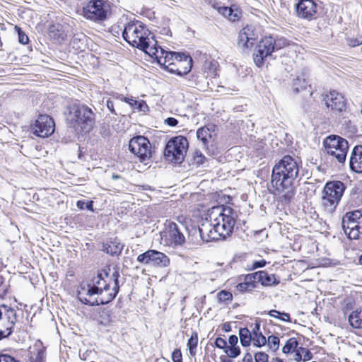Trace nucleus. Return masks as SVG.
Returning <instances> with one entry per match:
<instances>
[{"mask_svg": "<svg viewBox=\"0 0 362 362\" xmlns=\"http://www.w3.org/2000/svg\"><path fill=\"white\" fill-rule=\"evenodd\" d=\"M161 243L172 248L182 247L186 242L185 236L178 223L166 220L160 232Z\"/></svg>", "mask_w": 362, "mask_h": 362, "instance_id": "obj_7", "label": "nucleus"}, {"mask_svg": "<svg viewBox=\"0 0 362 362\" xmlns=\"http://www.w3.org/2000/svg\"><path fill=\"white\" fill-rule=\"evenodd\" d=\"M119 277L117 270L114 271L111 276L105 270L98 272L96 276L80 284L77 291L78 300L90 306L110 303L119 291Z\"/></svg>", "mask_w": 362, "mask_h": 362, "instance_id": "obj_1", "label": "nucleus"}, {"mask_svg": "<svg viewBox=\"0 0 362 362\" xmlns=\"http://www.w3.org/2000/svg\"><path fill=\"white\" fill-rule=\"evenodd\" d=\"M247 358V360L249 361V362H252V356L250 354H247L245 356V360Z\"/></svg>", "mask_w": 362, "mask_h": 362, "instance_id": "obj_63", "label": "nucleus"}, {"mask_svg": "<svg viewBox=\"0 0 362 362\" xmlns=\"http://www.w3.org/2000/svg\"><path fill=\"white\" fill-rule=\"evenodd\" d=\"M123 249V245L117 240L110 241L103 245V250L112 256L119 255Z\"/></svg>", "mask_w": 362, "mask_h": 362, "instance_id": "obj_26", "label": "nucleus"}, {"mask_svg": "<svg viewBox=\"0 0 362 362\" xmlns=\"http://www.w3.org/2000/svg\"><path fill=\"white\" fill-rule=\"evenodd\" d=\"M220 9L221 14L230 21H238L240 17V11L235 5L230 7L226 6Z\"/></svg>", "mask_w": 362, "mask_h": 362, "instance_id": "obj_25", "label": "nucleus"}, {"mask_svg": "<svg viewBox=\"0 0 362 362\" xmlns=\"http://www.w3.org/2000/svg\"><path fill=\"white\" fill-rule=\"evenodd\" d=\"M214 125L202 127L197 131V137L200 140L204 146H206L210 140L214 141L215 136Z\"/></svg>", "mask_w": 362, "mask_h": 362, "instance_id": "obj_23", "label": "nucleus"}, {"mask_svg": "<svg viewBox=\"0 0 362 362\" xmlns=\"http://www.w3.org/2000/svg\"><path fill=\"white\" fill-rule=\"evenodd\" d=\"M189 143L186 137H172L167 142L164 149L165 160L174 163H181L185 159Z\"/></svg>", "mask_w": 362, "mask_h": 362, "instance_id": "obj_6", "label": "nucleus"}, {"mask_svg": "<svg viewBox=\"0 0 362 362\" xmlns=\"http://www.w3.org/2000/svg\"><path fill=\"white\" fill-rule=\"evenodd\" d=\"M274 38L272 36L262 38L258 43L253 54L254 62L258 67L262 66L264 60L274 52Z\"/></svg>", "mask_w": 362, "mask_h": 362, "instance_id": "obj_14", "label": "nucleus"}, {"mask_svg": "<svg viewBox=\"0 0 362 362\" xmlns=\"http://www.w3.org/2000/svg\"><path fill=\"white\" fill-rule=\"evenodd\" d=\"M194 160L197 164H202L205 160V157L201 151H196L194 153Z\"/></svg>", "mask_w": 362, "mask_h": 362, "instance_id": "obj_47", "label": "nucleus"}, {"mask_svg": "<svg viewBox=\"0 0 362 362\" xmlns=\"http://www.w3.org/2000/svg\"><path fill=\"white\" fill-rule=\"evenodd\" d=\"M301 351H302V353H305V355H304V361H307V360H310L311 358V354L310 352L305 349V348H300Z\"/></svg>", "mask_w": 362, "mask_h": 362, "instance_id": "obj_60", "label": "nucleus"}, {"mask_svg": "<svg viewBox=\"0 0 362 362\" xmlns=\"http://www.w3.org/2000/svg\"><path fill=\"white\" fill-rule=\"evenodd\" d=\"M67 121L77 133L89 132L95 124V113L84 104L75 103L69 108Z\"/></svg>", "mask_w": 362, "mask_h": 362, "instance_id": "obj_4", "label": "nucleus"}, {"mask_svg": "<svg viewBox=\"0 0 362 362\" xmlns=\"http://www.w3.org/2000/svg\"><path fill=\"white\" fill-rule=\"evenodd\" d=\"M218 298L220 302H228L231 301L233 295L230 292L223 290L218 293Z\"/></svg>", "mask_w": 362, "mask_h": 362, "instance_id": "obj_38", "label": "nucleus"}, {"mask_svg": "<svg viewBox=\"0 0 362 362\" xmlns=\"http://www.w3.org/2000/svg\"><path fill=\"white\" fill-rule=\"evenodd\" d=\"M227 356L230 358H236L240 354L239 346H228L224 351Z\"/></svg>", "mask_w": 362, "mask_h": 362, "instance_id": "obj_37", "label": "nucleus"}, {"mask_svg": "<svg viewBox=\"0 0 362 362\" xmlns=\"http://www.w3.org/2000/svg\"><path fill=\"white\" fill-rule=\"evenodd\" d=\"M106 105H107V107L108 108V110L112 114L117 115V113L115 112V108H114V103L112 100H107Z\"/></svg>", "mask_w": 362, "mask_h": 362, "instance_id": "obj_59", "label": "nucleus"}, {"mask_svg": "<svg viewBox=\"0 0 362 362\" xmlns=\"http://www.w3.org/2000/svg\"><path fill=\"white\" fill-rule=\"evenodd\" d=\"M182 356L181 351L180 349H175L172 353V360L173 361H177L179 359H182Z\"/></svg>", "mask_w": 362, "mask_h": 362, "instance_id": "obj_54", "label": "nucleus"}, {"mask_svg": "<svg viewBox=\"0 0 362 362\" xmlns=\"http://www.w3.org/2000/svg\"><path fill=\"white\" fill-rule=\"evenodd\" d=\"M344 182H326L322 192V206L324 211L328 214H332L345 190Z\"/></svg>", "mask_w": 362, "mask_h": 362, "instance_id": "obj_5", "label": "nucleus"}, {"mask_svg": "<svg viewBox=\"0 0 362 362\" xmlns=\"http://www.w3.org/2000/svg\"><path fill=\"white\" fill-rule=\"evenodd\" d=\"M325 105L334 112H341L346 109L344 97L336 90L331 91L325 98Z\"/></svg>", "mask_w": 362, "mask_h": 362, "instance_id": "obj_19", "label": "nucleus"}, {"mask_svg": "<svg viewBox=\"0 0 362 362\" xmlns=\"http://www.w3.org/2000/svg\"><path fill=\"white\" fill-rule=\"evenodd\" d=\"M327 154L334 157L340 163H344L349 149L348 141L338 136L329 135L323 142Z\"/></svg>", "mask_w": 362, "mask_h": 362, "instance_id": "obj_9", "label": "nucleus"}, {"mask_svg": "<svg viewBox=\"0 0 362 362\" xmlns=\"http://www.w3.org/2000/svg\"><path fill=\"white\" fill-rule=\"evenodd\" d=\"M13 315L14 317V320L17 321V315L16 310L13 308H8L7 312H6L7 320H9V317H13Z\"/></svg>", "mask_w": 362, "mask_h": 362, "instance_id": "obj_53", "label": "nucleus"}, {"mask_svg": "<svg viewBox=\"0 0 362 362\" xmlns=\"http://www.w3.org/2000/svg\"><path fill=\"white\" fill-rule=\"evenodd\" d=\"M0 362H19L13 357L7 354H0Z\"/></svg>", "mask_w": 362, "mask_h": 362, "instance_id": "obj_51", "label": "nucleus"}, {"mask_svg": "<svg viewBox=\"0 0 362 362\" xmlns=\"http://www.w3.org/2000/svg\"><path fill=\"white\" fill-rule=\"evenodd\" d=\"M129 150L134 154L141 162L148 164L151 158V144L144 136L133 137L129 143Z\"/></svg>", "mask_w": 362, "mask_h": 362, "instance_id": "obj_12", "label": "nucleus"}, {"mask_svg": "<svg viewBox=\"0 0 362 362\" xmlns=\"http://www.w3.org/2000/svg\"><path fill=\"white\" fill-rule=\"evenodd\" d=\"M268 314L270 317L277 318L281 321L290 322V315L288 313H281L276 310H272L269 312Z\"/></svg>", "mask_w": 362, "mask_h": 362, "instance_id": "obj_31", "label": "nucleus"}, {"mask_svg": "<svg viewBox=\"0 0 362 362\" xmlns=\"http://www.w3.org/2000/svg\"><path fill=\"white\" fill-rule=\"evenodd\" d=\"M239 337L243 346H250L252 341V335H251L250 331L247 327L240 329Z\"/></svg>", "mask_w": 362, "mask_h": 362, "instance_id": "obj_28", "label": "nucleus"}, {"mask_svg": "<svg viewBox=\"0 0 362 362\" xmlns=\"http://www.w3.org/2000/svg\"><path fill=\"white\" fill-rule=\"evenodd\" d=\"M235 220L230 207L217 206L209 214V220L204 221L199 226V233L203 241L225 240L233 230Z\"/></svg>", "mask_w": 362, "mask_h": 362, "instance_id": "obj_2", "label": "nucleus"}, {"mask_svg": "<svg viewBox=\"0 0 362 362\" xmlns=\"http://www.w3.org/2000/svg\"><path fill=\"white\" fill-rule=\"evenodd\" d=\"M348 45L350 47H354L362 44V35L358 36L356 38H349L347 40Z\"/></svg>", "mask_w": 362, "mask_h": 362, "instance_id": "obj_42", "label": "nucleus"}, {"mask_svg": "<svg viewBox=\"0 0 362 362\" xmlns=\"http://www.w3.org/2000/svg\"><path fill=\"white\" fill-rule=\"evenodd\" d=\"M177 75L182 76L188 74L192 67V59L190 56L184 53H180L177 55Z\"/></svg>", "mask_w": 362, "mask_h": 362, "instance_id": "obj_22", "label": "nucleus"}, {"mask_svg": "<svg viewBox=\"0 0 362 362\" xmlns=\"http://www.w3.org/2000/svg\"><path fill=\"white\" fill-rule=\"evenodd\" d=\"M110 11V5L105 0H90L83 8V16L94 22H101L106 19Z\"/></svg>", "mask_w": 362, "mask_h": 362, "instance_id": "obj_11", "label": "nucleus"}, {"mask_svg": "<svg viewBox=\"0 0 362 362\" xmlns=\"http://www.w3.org/2000/svg\"><path fill=\"white\" fill-rule=\"evenodd\" d=\"M119 98H120L121 100H124V102L128 103L130 106L136 108V103H137V100H134L133 98H129L124 97L122 95H120Z\"/></svg>", "mask_w": 362, "mask_h": 362, "instance_id": "obj_50", "label": "nucleus"}, {"mask_svg": "<svg viewBox=\"0 0 362 362\" xmlns=\"http://www.w3.org/2000/svg\"><path fill=\"white\" fill-rule=\"evenodd\" d=\"M342 228L348 238L356 240L362 235V213L355 210L346 213L342 218Z\"/></svg>", "mask_w": 362, "mask_h": 362, "instance_id": "obj_10", "label": "nucleus"}, {"mask_svg": "<svg viewBox=\"0 0 362 362\" xmlns=\"http://www.w3.org/2000/svg\"><path fill=\"white\" fill-rule=\"evenodd\" d=\"M267 262L264 259H261L259 261H255L252 264V269H255L257 268L263 267L266 265Z\"/></svg>", "mask_w": 362, "mask_h": 362, "instance_id": "obj_52", "label": "nucleus"}, {"mask_svg": "<svg viewBox=\"0 0 362 362\" xmlns=\"http://www.w3.org/2000/svg\"><path fill=\"white\" fill-rule=\"evenodd\" d=\"M298 344L296 338H290L284 346L282 351L284 354H289L297 348Z\"/></svg>", "mask_w": 362, "mask_h": 362, "instance_id": "obj_32", "label": "nucleus"}, {"mask_svg": "<svg viewBox=\"0 0 362 362\" xmlns=\"http://www.w3.org/2000/svg\"><path fill=\"white\" fill-rule=\"evenodd\" d=\"M286 45H287V42L285 39L281 38V39L276 40L274 38V51L276 49V50L280 49L282 47H284V46H286Z\"/></svg>", "mask_w": 362, "mask_h": 362, "instance_id": "obj_46", "label": "nucleus"}, {"mask_svg": "<svg viewBox=\"0 0 362 362\" xmlns=\"http://www.w3.org/2000/svg\"><path fill=\"white\" fill-rule=\"evenodd\" d=\"M317 8V4L313 0H299L296 5L297 16L308 21L315 18Z\"/></svg>", "mask_w": 362, "mask_h": 362, "instance_id": "obj_17", "label": "nucleus"}, {"mask_svg": "<svg viewBox=\"0 0 362 362\" xmlns=\"http://www.w3.org/2000/svg\"><path fill=\"white\" fill-rule=\"evenodd\" d=\"M53 119L47 115H40L33 127V134L39 137H47L54 132Z\"/></svg>", "mask_w": 362, "mask_h": 362, "instance_id": "obj_15", "label": "nucleus"}, {"mask_svg": "<svg viewBox=\"0 0 362 362\" xmlns=\"http://www.w3.org/2000/svg\"><path fill=\"white\" fill-rule=\"evenodd\" d=\"M18 41L23 45H25L28 42L29 38L28 35L23 33L20 28H18Z\"/></svg>", "mask_w": 362, "mask_h": 362, "instance_id": "obj_43", "label": "nucleus"}, {"mask_svg": "<svg viewBox=\"0 0 362 362\" xmlns=\"http://www.w3.org/2000/svg\"><path fill=\"white\" fill-rule=\"evenodd\" d=\"M165 124L170 127H175L178 124V121L174 117H168L165 120Z\"/></svg>", "mask_w": 362, "mask_h": 362, "instance_id": "obj_55", "label": "nucleus"}, {"mask_svg": "<svg viewBox=\"0 0 362 362\" xmlns=\"http://www.w3.org/2000/svg\"><path fill=\"white\" fill-rule=\"evenodd\" d=\"M269 356L264 352H257L255 355V362H268Z\"/></svg>", "mask_w": 362, "mask_h": 362, "instance_id": "obj_41", "label": "nucleus"}, {"mask_svg": "<svg viewBox=\"0 0 362 362\" xmlns=\"http://www.w3.org/2000/svg\"><path fill=\"white\" fill-rule=\"evenodd\" d=\"M267 343L268 344V346L269 348L275 351H276L279 347V343L280 340L279 338L274 335H271L268 337V339L267 340Z\"/></svg>", "mask_w": 362, "mask_h": 362, "instance_id": "obj_35", "label": "nucleus"}, {"mask_svg": "<svg viewBox=\"0 0 362 362\" xmlns=\"http://www.w3.org/2000/svg\"><path fill=\"white\" fill-rule=\"evenodd\" d=\"M308 86V83L305 78L298 77L293 82V90L296 93H298L303 90H305Z\"/></svg>", "mask_w": 362, "mask_h": 362, "instance_id": "obj_30", "label": "nucleus"}, {"mask_svg": "<svg viewBox=\"0 0 362 362\" xmlns=\"http://www.w3.org/2000/svg\"><path fill=\"white\" fill-rule=\"evenodd\" d=\"M177 221H178L179 224L182 228V230L185 228L184 224L187 221V218L184 216H179L177 217Z\"/></svg>", "mask_w": 362, "mask_h": 362, "instance_id": "obj_58", "label": "nucleus"}, {"mask_svg": "<svg viewBox=\"0 0 362 362\" xmlns=\"http://www.w3.org/2000/svg\"><path fill=\"white\" fill-rule=\"evenodd\" d=\"M122 37L129 45L146 53L152 46L156 45L153 34L139 21L128 23L123 30Z\"/></svg>", "mask_w": 362, "mask_h": 362, "instance_id": "obj_3", "label": "nucleus"}, {"mask_svg": "<svg viewBox=\"0 0 362 362\" xmlns=\"http://www.w3.org/2000/svg\"><path fill=\"white\" fill-rule=\"evenodd\" d=\"M252 341L253 342L254 346L257 347H261L264 346L267 344V339L262 334V333H257V334L252 336Z\"/></svg>", "mask_w": 362, "mask_h": 362, "instance_id": "obj_33", "label": "nucleus"}, {"mask_svg": "<svg viewBox=\"0 0 362 362\" xmlns=\"http://www.w3.org/2000/svg\"><path fill=\"white\" fill-rule=\"evenodd\" d=\"M238 341V337L235 335H230L228 339V346H238L237 344Z\"/></svg>", "mask_w": 362, "mask_h": 362, "instance_id": "obj_56", "label": "nucleus"}, {"mask_svg": "<svg viewBox=\"0 0 362 362\" xmlns=\"http://www.w3.org/2000/svg\"><path fill=\"white\" fill-rule=\"evenodd\" d=\"M267 187L271 193L281 196L287 201L294 194L292 182H267Z\"/></svg>", "mask_w": 362, "mask_h": 362, "instance_id": "obj_18", "label": "nucleus"}, {"mask_svg": "<svg viewBox=\"0 0 362 362\" xmlns=\"http://www.w3.org/2000/svg\"><path fill=\"white\" fill-rule=\"evenodd\" d=\"M244 281L250 284V288H255L257 281V272L252 274H248L244 276Z\"/></svg>", "mask_w": 362, "mask_h": 362, "instance_id": "obj_34", "label": "nucleus"}, {"mask_svg": "<svg viewBox=\"0 0 362 362\" xmlns=\"http://www.w3.org/2000/svg\"><path fill=\"white\" fill-rule=\"evenodd\" d=\"M136 109L141 112H146L148 110V107L144 100H137Z\"/></svg>", "mask_w": 362, "mask_h": 362, "instance_id": "obj_49", "label": "nucleus"}, {"mask_svg": "<svg viewBox=\"0 0 362 362\" xmlns=\"http://www.w3.org/2000/svg\"><path fill=\"white\" fill-rule=\"evenodd\" d=\"M297 163L290 156H284L272 170L271 181L293 180L298 175Z\"/></svg>", "mask_w": 362, "mask_h": 362, "instance_id": "obj_8", "label": "nucleus"}, {"mask_svg": "<svg viewBox=\"0 0 362 362\" xmlns=\"http://www.w3.org/2000/svg\"><path fill=\"white\" fill-rule=\"evenodd\" d=\"M250 284H248L245 281H243V282L239 283L236 286V289H237V291H238L240 293L250 291L253 290L254 288H250Z\"/></svg>", "mask_w": 362, "mask_h": 362, "instance_id": "obj_40", "label": "nucleus"}, {"mask_svg": "<svg viewBox=\"0 0 362 362\" xmlns=\"http://www.w3.org/2000/svg\"><path fill=\"white\" fill-rule=\"evenodd\" d=\"M136 260L144 264L158 267H167L170 264L169 257L164 253L155 250H148L139 255Z\"/></svg>", "mask_w": 362, "mask_h": 362, "instance_id": "obj_13", "label": "nucleus"}, {"mask_svg": "<svg viewBox=\"0 0 362 362\" xmlns=\"http://www.w3.org/2000/svg\"><path fill=\"white\" fill-rule=\"evenodd\" d=\"M250 333H251V335H252V336H254L255 334L257 335V333H261L259 322H256L254 325V327H252V332H250Z\"/></svg>", "mask_w": 362, "mask_h": 362, "instance_id": "obj_57", "label": "nucleus"}, {"mask_svg": "<svg viewBox=\"0 0 362 362\" xmlns=\"http://www.w3.org/2000/svg\"><path fill=\"white\" fill-rule=\"evenodd\" d=\"M16 323V321L14 320L13 316L11 317H9V320H8L7 324L6 325V331L8 334H12L13 329L14 328Z\"/></svg>", "mask_w": 362, "mask_h": 362, "instance_id": "obj_45", "label": "nucleus"}, {"mask_svg": "<svg viewBox=\"0 0 362 362\" xmlns=\"http://www.w3.org/2000/svg\"><path fill=\"white\" fill-rule=\"evenodd\" d=\"M76 206L80 209H88L89 211H93V202L89 201V202H85L82 200H79L76 203Z\"/></svg>", "mask_w": 362, "mask_h": 362, "instance_id": "obj_39", "label": "nucleus"}, {"mask_svg": "<svg viewBox=\"0 0 362 362\" xmlns=\"http://www.w3.org/2000/svg\"><path fill=\"white\" fill-rule=\"evenodd\" d=\"M177 59H175L170 64H168L166 66H165L164 68L167 69L169 72L177 74V71H175L177 69Z\"/></svg>", "mask_w": 362, "mask_h": 362, "instance_id": "obj_48", "label": "nucleus"}, {"mask_svg": "<svg viewBox=\"0 0 362 362\" xmlns=\"http://www.w3.org/2000/svg\"><path fill=\"white\" fill-rule=\"evenodd\" d=\"M349 168L351 171L362 173V145L356 146L349 158Z\"/></svg>", "mask_w": 362, "mask_h": 362, "instance_id": "obj_21", "label": "nucleus"}, {"mask_svg": "<svg viewBox=\"0 0 362 362\" xmlns=\"http://www.w3.org/2000/svg\"><path fill=\"white\" fill-rule=\"evenodd\" d=\"M349 325L354 329H362V308L352 311L349 315Z\"/></svg>", "mask_w": 362, "mask_h": 362, "instance_id": "obj_27", "label": "nucleus"}, {"mask_svg": "<svg viewBox=\"0 0 362 362\" xmlns=\"http://www.w3.org/2000/svg\"><path fill=\"white\" fill-rule=\"evenodd\" d=\"M211 7L214 9H216L220 14H221V11H220V8H224L225 6H220V4L217 2H211L210 3Z\"/></svg>", "mask_w": 362, "mask_h": 362, "instance_id": "obj_61", "label": "nucleus"}, {"mask_svg": "<svg viewBox=\"0 0 362 362\" xmlns=\"http://www.w3.org/2000/svg\"><path fill=\"white\" fill-rule=\"evenodd\" d=\"M198 344V337L197 333H193L188 340L187 346L189 349V351L191 356H194L196 354V348Z\"/></svg>", "mask_w": 362, "mask_h": 362, "instance_id": "obj_29", "label": "nucleus"}, {"mask_svg": "<svg viewBox=\"0 0 362 362\" xmlns=\"http://www.w3.org/2000/svg\"><path fill=\"white\" fill-rule=\"evenodd\" d=\"M0 307H1V308H4V309H5V310H6V312H7V309H8V308H11L10 307H8V306H7L6 305H5V304H2Z\"/></svg>", "mask_w": 362, "mask_h": 362, "instance_id": "obj_64", "label": "nucleus"}, {"mask_svg": "<svg viewBox=\"0 0 362 362\" xmlns=\"http://www.w3.org/2000/svg\"><path fill=\"white\" fill-rule=\"evenodd\" d=\"M257 281L265 286L277 285L279 283L274 274H269L265 271L257 272Z\"/></svg>", "mask_w": 362, "mask_h": 362, "instance_id": "obj_24", "label": "nucleus"}, {"mask_svg": "<svg viewBox=\"0 0 362 362\" xmlns=\"http://www.w3.org/2000/svg\"><path fill=\"white\" fill-rule=\"evenodd\" d=\"M257 37L258 35L255 32L254 28L252 26L247 25L240 31L238 44L240 47L247 49L254 45Z\"/></svg>", "mask_w": 362, "mask_h": 362, "instance_id": "obj_20", "label": "nucleus"}, {"mask_svg": "<svg viewBox=\"0 0 362 362\" xmlns=\"http://www.w3.org/2000/svg\"><path fill=\"white\" fill-rule=\"evenodd\" d=\"M214 344L217 348L224 349V351L227 348L226 341L221 337H217L215 340Z\"/></svg>", "mask_w": 362, "mask_h": 362, "instance_id": "obj_44", "label": "nucleus"}, {"mask_svg": "<svg viewBox=\"0 0 362 362\" xmlns=\"http://www.w3.org/2000/svg\"><path fill=\"white\" fill-rule=\"evenodd\" d=\"M146 54L151 57H154L157 62L164 67L168 64H170L177 59V57H175L179 55L180 53L166 51L161 47L158 46V42H156V45L152 46L149 48Z\"/></svg>", "mask_w": 362, "mask_h": 362, "instance_id": "obj_16", "label": "nucleus"}, {"mask_svg": "<svg viewBox=\"0 0 362 362\" xmlns=\"http://www.w3.org/2000/svg\"><path fill=\"white\" fill-rule=\"evenodd\" d=\"M11 334H5V331L0 330V340L8 337Z\"/></svg>", "mask_w": 362, "mask_h": 362, "instance_id": "obj_62", "label": "nucleus"}, {"mask_svg": "<svg viewBox=\"0 0 362 362\" xmlns=\"http://www.w3.org/2000/svg\"><path fill=\"white\" fill-rule=\"evenodd\" d=\"M46 357V352L45 349H37L36 351L35 356H31L32 362H45Z\"/></svg>", "mask_w": 362, "mask_h": 362, "instance_id": "obj_36", "label": "nucleus"}]
</instances>
